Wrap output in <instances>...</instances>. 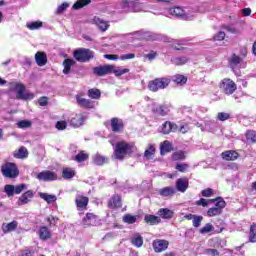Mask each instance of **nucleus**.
I'll return each instance as SVG.
<instances>
[{"label":"nucleus","instance_id":"nucleus-30","mask_svg":"<svg viewBox=\"0 0 256 256\" xmlns=\"http://www.w3.org/2000/svg\"><path fill=\"white\" fill-rule=\"evenodd\" d=\"M138 219H139V215H132V214H125L122 217L123 223H126L127 225H133L134 223H137Z\"/></svg>","mask_w":256,"mask_h":256},{"label":"nucleus","instance_id":"nucleus-40","mask_svg":"<svg viewBox=\"0 0 256 256\" xmlns=\"http://www.w3.org/2000/svg\"><path fill=\"white\" fill-rule=\"evenodd\" d=\"M91 3V0H77L73 6L72 9L78 10V9H83L86 5H89Z\"/></svg>","mask_w":256,"mask_h":256},{"label":"nucleus","instance_id":"nucleus-15","mask_svg":"<svg viewBox=\"0 0 256 256\" xmlns=\"http://www.w3.org/2000/svg\"><path fill=\"white\" fill-rule=\"evenodd\" d=\"M229 65L231 69H233V71H235V69L245 67V64H243V60L236 54H233L229 59Z\"/></svg>","mask_w":256,"mask_h":256},{"label":"nucleus","instance_id":"nucleus-33","mask_svg":"<svg viewBox=\"0 0 256 256\" xmlns=\"http://www.w3.org/2000/svg\"><path fill=\"white\" fill-rule=\"evenodd\" d=\"M158 215L159 217H161L162 219H172L174 212L173 210H170L168 208H161L158 211Z\"/></svg>","mask_w":256,"mask_h":256},{"label":"nucleus","instance_id":"nucleus-56","mask_svg":"<svg viewBox=\"0 0 256 256\" xmlns=\"http://www.w3.org/2000/svg\"><path fill=\"white\" fill-rule=\"evenodd\" d=\"M68 7H69V3L67 2L62 3L60 6L57 7L55 12L56 15H61V13L67 11Z\"/></svg>","mask_w":256,"mask_h":256},{"label":"nucleus","instance_id":"nucleus-10","mask_svg":"<svg viewBox=\"0 0 256 256\" xmlns=\"http://www.w3.org/2000/svg\"><path fill=\"white\" fill-rule=\"evenodd\" d=\"M152 247L155 253H163L169 249V241L163 239H156L152 242Z\"/></svg>","mask_w":256,"mask_h":256},{"label":"nucleus","instance_id":"nucleus-57","mask_svg":"<svg viewBox=\"0 0 256 256\" xmlns=\"http://www.w3.org/2000/svg\"><path fill=\"white\" fill-rule=\"evenodd\" d=\"M27 189V184H19L17 186H14V195H19L23 193Z\"/></svg>","mask_w":256,"mask_h":256},{"label":"nucleus","instance_id":"nucleus-59","mask_svg":"<svg viewBox=\"0 0 256 256\" xmlns=\"http://www.w3.org/2000/svg\"><path fill=\"white\" fill-rule=\"evenodd\" d=\"M218 121H227L228 119H231V114L227 112H219L217 115Z\"/></svg>","mask_w":256,"mask_h":256},{"label":"nucleus","instance_id":"nucleus-38","mask_svg":"<svg viewBox=\"0 0 256 256\" xmlns=\"http://www.w3.org/2000/svg\"><path fill=\"white\" fill-rule=\"evenodd\" d=\"M172 81H174L176 85H185V83H187V77L185 75L176 74L172 77Z\"/></svg>","mask_w":256,"mask_h":256},{"label":"nucleus","instance_id":"nucleus-49","mask_svg":"<svg viewBox=\"0 0 256 256\" xmlns=\"http://www.w3.org/2000/svg\"><path fill=\"white\" fill-rule=\"evenodd\" d=\"M153 155H155V146L150 144L148 149H146L144 152V157H146V159H151Z\"/></svg>","mask_w":256,"mask_h":256},{"label":"nucleus","instance_id":"nucleus-4","mask_svg":"<svg viewBox=\"0 0 256 256\" xmlns=\"http://www.w3.org/2000/svg\"><path fill=\"white\" fill-rule=\"evenodd\" d=\"M95 55L93 51L87 48H80L74 51V59L79 63H87V61H91Z\"/></svg>","mask_w":256,"mask_h":256},{"label":"nucleus","instance_id":"nucleus-22","mask_svg":"<svg viewBox=\"0 0 256 256\" xmlns=\"http://www.w3.org/2000/svg\"><path fill=\"white\" fill-rule=\"evenodd\" d=\"M18 226H19V222L14 220L10 223H3L1 229L3 233L7 234V233H11L12 231H15V229H17Z\"/></svg>","mask_w":256,"mask_h":256},{"label":"nucleus","instance_id":"nucleus-53","mask_svg":"<svg viewBox=\"0 0 256 256\" xmlns=\"http://www.w3.org/2000/svg\"><path fill=\"white\" fill-rule=\"evenodd\" d=\"M250 243H256V225L253 224L250 227V235H249Z\"/></svg>","mask_w":256,"mask_h":256},{"label":"nucleus","instance_id":"nucleus-11","mask_svg":"<svg viewBox=\"0 0 256 256\" xmlns=\"http://www.w3.org/2000/svg\"><path fill=\"white\" fill-rule=\"evenodd\" d=\"M168 13L172 15L173 17H177L178 19H190L191 16H188L185 14V9L179 7V6H174L172 8H169Z\"/></svg>","mask_w":256,"mask_h":256},{"label":"nucleus","instance_id":"nucleus-26","mask_svg":"<svg viewBox=\"0 0 256 256\" xmlns=\"http://www.w3.org/2000/svg\"><path fill=\"white\" fill-rule=\"evenodd\" d=\"M122 203H121V196L119 195H114L108 202V206L111 209H117L119 207H121Z\"/></svg>","mask_w":256,"mask_h":256},{"label":"nucleus","instance_id":"nucleus-32","mask_svg":"<svg viewBox=\"0 0 256 256\" xmlns=\"http://www.w3.org/2000/svg\"><path fill=\"white\" fill-rule=\"evenodd\" d=\"M144 221L148 225H157L161 223V218H159V216L148 214L144 217Z\"/></svg>","mask_w":256,"mask_h":256},{"label":"nucleus","instance_id":"nucleus-41","mask_svg":"<svg viewBox=\"0 0 256 256\" xmlns=\"http://www.w3.org/2000/svg\"><path fill=\"white\" fill-rule=\"evenodd\" d=\"M189 62V58L187 56L176 57L172 59L173 65H185Z\"/></svg>","mask_w":256,"mask_h":256},{"label":"nucleus","instance_id":"nucleus-60","mask_svg":"<svg viewBox=\"0 0 256 256\" xmlns=\"http://www.w3.org/2000/svg\"><path fill=\"white\" fill-rule=\"evenodd\" d=\"M213 193H215V190H213L211 188H206L201 191L202 197H211L213 195Z\"/></svg>","mask_w":256,"mask_h":256},{"label":"nucleus","instance_id":"nucleus-28","mask_svg":"<svg viewBox=\"0 0 256 256\" xmlns=\"http://www.w3.org/2000/svg\"><path fill=\"white\" fill-rule=\"evenodd\" d=\"M13 155L15 159H26V157H29V152L27 151V148L22 146L18 150L14 151Z\"/></svg>","mask_w":256,"mask_h":256},{"label":"nucleus","instance_id":"nucleus-1","mask_svg":"<svg viewBox=\"0 0 256 256\" xmlns=\"http://www.w3.org/2000/svg\"><path fill=\"white\" fill-rule=\"evenodd\" d=\"M135 143L120 141L117 142L114 146V157L118 159V161H123L127 155H131V153L135 152Z\"/></svg>","mask_w":256,"mask_h":256},{"label":"nucleus","instance_id":"nucleus-17","mask_svg":"<svg viewBox=\"0 0 256 256\" xmlns=\"http://www.w3.org/2000/svg\"><path fill=\"white\" fill-rule=\"evenodd\" d=\"M177 129H178L177 125L169 121H166L161 125L159 131L160 133H163V135H169L171 131H177Z\"/></svg>","mask_w":256,"mask_h":256},{"label":"nucleus","instance_id":"nucleus-29","mask_svg":"<svg viewBox=\"0 0 256 256\" xmlns=\"http://www.w3.org/2000/svg\"><path fill=\"white\" fill-rule=\"evenodd\" d=\"M39 197H40V199H43L44 201H46V203H48V205H51V203H55V201H57V196L53 195V194L40 192Z\"/></svg>","mask_w":256,"mask_h":256},{"label":"nucleus","instance_id":"nucleus-16","mask_svg":"<svg viewBox=\"0 0 256 256\" xmlns=\"http://www.w3.org/2000/svg\"><path fill=\"white\" fill-rule=\"evenodd\" d=\"M125 125L123 124V119L112 118L111 119V129L114 133H121Z\"/></svg>","mask_w":256,"mask_h":256},{"label":"nucleus","instance_id":"nucleus-18","mask_svg":"<svg viewBox=\"0 0 256 256\" xmlns=\"http://www.w3.org/2000/svg\"><path fill=\"white\" fill-rule=\"evenodd\" d=\"M221 157L224 161H237L239 159V153L235 150H228L222 152Z\"/></svg>","mask_w":256,"mask_h":256},{"label":"nucleus","instance_id":"nucleus-42","mask_svg":"<svg viewBox=\"0 0 256 256\" xmlns=\"http://www.w3.org/2000/svg\"><path fill=\"white\" fill-rule=\"evenodd\" d=\"M112 73H114L116 77H121V75H125V73H129V69L113 66Z\"/></svg>","mask_w":256,"mask_h":256},{"label":"nucleus","instance_id":"nucleus-37","mask_svg":"<svg viewBox=\"0 0 256 256\" xmlns=\"http://www.w3.org/2000/svg\"><path fill=\"white\" fill-rule=\"evenodd\" d=\"M26 27L30 31H37L38 29H41V27H43V22L41 21L28 22L26 24Z\"/></svg>","mask_w":256,"mask_h":256},{"label":"nucleus","instance_id":"nucleus-19","mask_svg":"<svg viewBox=\"0 0 256 256\" xmlns=\"http://www.w3.org/2000/svg\"><path fill=\"white\" fill-rule=\"evenodd\" d=\"M33 197H35V194L31 190L26 191L19 197L18 205H27Z\"/></svg>","mask_w":256,"mask_h":256},{"label":"nucleus","instance_id":"nucleus-23","mask_svg":"<svg viewBox=\"0 0 256 256\" xmlns=\"http://www.w3.org/2000/svg\"><path fill=\"white\" fill-rule=\"evenodd\" d=\"M35 61L39 67L47 65V54L45 52H37L35 54Z\"/></svg>","mask_w":256,"mask_h":256},{"label":"nucleus","instance_id":"nucleus-25","mask_svg":"<svg viewBox=\"0 0 256 256\" xmlns=\"http://www.w3.org/2000/svg\"><path fill=\"white\" fill-rule=\"evenodd\" d=\"M130 243L137 248L143 247V236H141L139 233L133 234L130 238Z\"/></svg>","mask_w":256,"mask_h":256},{"label":"nucleus","instance_id":"nucleus-2","mask_svg":"<svg viewBox=\"0 0 256 256\" xmlns=\"http://www.w3.org/2000/svg\"><path fill=\"white\" fill-rule=\"evenodd\" d=\"M10 91L16 93V99L18 101H32L35 99V94L29 92L23 83L15 82L10 84Z\"/></svg>","mask_w":256,"mask_h":256},{"label":"nucleus","instance_id":"nucleus-24","mask_svg":"<svg viewBox=\"0 0 256 256\" xmlns=\"http://www.w3.org/2000/svg\"><path fill=\"white\" fill-rule=\"evenodd\" d=\"M93 23H94V25L98 26L100 31L105 32V31H107V29H109V22L104 21L103 19H101L99 17H94Z\"/></svg>","mask_w":256,"mask_h":256},{"label":"nucleus","instance_id":"nucleus-7","mask_svg":"<svg viewBox=\"0 0 256 256\" xmlns=\"http://www.w3.org/2000/svg\"><path fill=\"white\" fill-rule=\"evenodd\" d=\"M36 179H38V181H44L45 183H49L51 181H57L58 176H57V173L53 171L45 170V171L39 172L36 175Z\"/></svg>","mask_w":256,"mask_h":256},{"label":"nucleus","instance_id":"nucleus-48","mask_svg":"<svg viewBox=\"0 0 256 256\" xmlns=\"http://www.w3.org/2000/svg\"><path fill=\"white\" fill-rule=\"evenodd\" d=\"M4 193H6V195L8 197H13V195H15V186L11 185V184H7L4 186Z\"/></svg>","mask_w":256,"mask_h":256},{"label":"nucleus","instance_id":"nucleus-62","mask_svg":"<svg viewBox=\"0 0 256 256\" xmlns=\"http://www.w3.org/2000/svg\"><path fill=\"white\" fill-rule=\"evenodd\" d=\"M187 169H189V165L186 163L176 165V170L180 171V173H185Z\"/></svg>","mask_w":256,"mask_h":256},{"label":"nucleus","instance_id":"nucleus-58","mask_svg":"<svg viewBox=\"0 0 256 256\" xmlns=\"http://www.w3.org/2000/svg\"><path fill=\"white\" fill-rule=\"evenodd\" d=\"M19 129H29L31 127V121L29 120H21L17 123Z\"/></svg>","mask_w":256,"mask_h":256},{"label":"nucleus","instance_id":"nucleus-35","mask_svg":"<svg viewBox=\"0 0 256 256\" xmlns=\"http://www.w3.org/2000/svg\"><path fill=\"white\" fill-rule=\"evenodd\" d=\"M92 161L94 165H105V163H107V157L97 153L96 155L93 156Z\"/></svg>","mask_w":256,"mask_h":256},{"label":"nucleus","instance_id":"nucleus-51","mask_svg":"<svg viewBox=\"0 0 256 256\" xmlns=\"http://www.w3.org/2000/svg\"><path fill=\"white\" fill-rule=\"evenodd\" d=\"M87 159H89V155L85 154L84 151H81L75 156V161H77V163H83V161H87Z\"/></svg>","mask_w":256,"mask_h":256},{"label":"nucleus","instance_id":"nucleus-54","mask_svg":"<svg viewBox=\"0 0 256 256\" xmlns=\"http://www.w3.org/2000/svg\"><path fill=\"white\" fill-rule=\"evenodd\" d=\"M211 231H215V227L211 225V223H207L204 227L200 229L201 235H205L207 233H211Z\"/></svg>","mask_w":256,"mask_h":256},{"label":"nucleus","instance_id":"nucleus-45","mask_svg":"<svg viewBox=\"0 0 256 256\" xmlns=\"http://www.w3.org/2000/svg\"><path fill=\"white\" fill-rule=\"evenodd\" d=\"M88 97L90 99H100L101 98V91L99 89H90L88 90Z\"/></svg>","mask_w":256,"mask_h":256},{"label":"nucleus","instance_id":"nucleus-9","mask_svg":"<svg viewBox=\"0 0 256 256\" xmlns=\"http://www.w3.org/2000/svg\"><path fill=\"white\" fill-rule=\"evenodd\" d=\"M94 75H97L98 77H105V75H111L113 73V65H103L93 68Z\"/></svg>","mask_w":256,"mask_h":256},{"label":"nucleus","instance_id":"nucleus-5","mask_svg":"<svg viewBox=\"0 0 256 256\" xmlns=\"http://www.w3.org/2000/svg\"><path fill=\"white\" fill-rule=\"evenodd\" d=\"M169 83H171V79L167 77L157 78L149 82L148 88L155 93L159 91V89H167Z\"/></svg>","mask_w":256,"mask_h":256},{"label":"nucleus","instance_id":"nucleus-50","mask_svg":"<svg viewBox=\"0 0 256 256\" xmlns=\"http://www.w3.org/2000/svg\"><path fill=\"white\" fill-rule=\"evenodd\" d=\"M209 203H215V200H212V199L207 200L205 198H201L200 200L195 202V205H197L198 207H207Z\"/></svg>","mask_w":256,"mask_h":256},{"label":"nucleus","instance_id":"nucleus-27","mask_svg":"<svg viewBox=\"0 0 256 256\" xmlns=\"http://www.w3.org/2000/svg\"><path fill=\"white\" fill-rule=\"evenodd\" d=\"M159 195H161V197H173V195H175L176 191L173 187L171 186H167L164 188H161L158 191Z\"/></svg>","mask_w":256,"mask_h":256},{"label":"nucleus","instance_id":"nucleus-39","mask_svg":"<svg viewBox=\"0 0 256 256\" xmlns=\"http://www.w3.org/2000/svg\"><path fill=\"white\" fill-rule=\"evenodd\" d=\"M62 177L63 179H73V177H75V170H73V168H64Z\"/></svg>","mask_w":256,"mask_h":256},{"label":"nucleus","instance_id":"nucleus-12","mask_svg":"<svg viewBox=\"0 0 256 256\" xmlns=\"http://www.w3.org/2000/svg\"><path fill=\"white\" fill-rule=\"evenodd\" d=\"M76 101L79 107H83L84 109H93L95 107V102L85 99L81 95H76Z\"/></svg>","mask_w":256,"mask_h":256},{"label":"nucleus","instance_id":"nucleus-43","mask_svg":"<svg viewBox=\"0 0 256 256\" xmlns=\"http://www.w3.org/2000/svg\"><path fill=\"white\" fill-rule=\"evenodd\" d=\"M185 152L184 151H176L172 154L173 161H185Z\"/></svg>","mask_w":256,"mask_h":256},{"label":"nucleus","instance_id":"nucleus-31","mask_svg":"<svg viewBox=\"0 0 256 256\" xmlns=\"http://www.w3.org/2000/svg\"><path fill=\"white\" fill-rule=\"evenodd\" d=\"M75 65V60L73 59H65L63 61V73L64 75H69L71 73V68Z\"/></svg>","mask_w":256,"mask_h":256},{"label":"nucleus","instance_id":"nucleus-13","mask_svg":"<svg viewBox=\"0 0 256 256\" xmlns=\"http://www.w3.org/2000/svg\"><path fill=\"white\" fill-rule=\"evenodd\" d=\"M76 207L78 211H85L87 205H89V198L81 195H77L75 199Z\"/></svg>","mask_w":256,"mask_h":256},{"label":"nucleus","instance_id":"nucleus-34","mask_svg":"<svg viewBox=\"0 0 256 256\" xmlns=\"http://www.w3.org/2000/svg\"><path fill=\"white\" fill-rule=\"evenodd\" d=\"M172 150H173V145H171V142L167 140L160 145L161 155H165L166 153H171Z\"/></svg>","mask_w":256,"mask_h":256},{"label":"nucleus","instance_id":"nucleus-14","mask_svg":"<svg viewBox=\"0 0 256 256\" xmlns=\"http://www.w3.org/2000/svg\"><path fill=\"white\" fill-rule=\"evenodd\" d=\"M85 119H87V117L85 116V114H75L70 120L69 123L72 127H81V125H83V123H85Z\"/></svg>","mask_w":256,"mask_h":256},{"label":"nucleus","instance_id":"nucleus-20","mask_svg":"<svg viewBox=\"0 0 256 256\" xmlns=\"http://www.w3.org/2000/svg\"><path fill=\"white\" fill-rule=\"evenodd\" d=\"M97 216L93 213H87L86 217L82 220V225H85V227L94 226L97 225Z\"/></svg>","mask_w":256,"mask_h":256},{"label":"nucleus","instance_id":"nucleus-64","mask_svg":"<svg viewBox=\"0 0 256 256\" xmlns=\"http://www.w3.org/2000/svg\"><path fill=\"white\" fill-rule=\"evenodd\" d=\"M205 255H210V256H219L220 253L218 252L217 249H205L204 250Z\"/></svg>","mask_w":256,"mask_h":256},{"label":"nucleus","instance_id":"nucleus-55","mask_svg":"<svg viewBox=\"0 0 256 256\" xmlns=\"http://www.w3.org/2000/svg\"><path fill=\"white\" fill-rule=\"evenodd\" d=\"M221 210L219 208H209L207 211V216L208 217H217V215H221Z\"/></svg>","mask_w":256,"mask_h":256},{"label":"nucleus","instance_id":"nucleus-61","mask_svg":"<svg viewBox=\"0 0 256 256\" xmlns=\"http://www.w3.org/2000/svg\"><path fill=\"white\" fill-rule=\"evenodd\" d=\"M201 221H203V216H197L194 217L192 220L193 227H201Z\"/></svg>","mask_w":256,"mask_h":256},{"label":"nucleus","instance_id":"nucleus-47","mask_svg":"<svg viewBox=\"0 0 256 256\" xmlns=\"http://www.w3.org/2000/svg\"><path fill=\"white\" fill-rule=\"evenodd\" d=\"M40 239H49L51 237V232H49V229L47 227H42L39 230Z\"/></svg>","mask_w":256,"mask_h":256},{"label":"nucleus","instance_id":"nucleus-63","mask_svg":"<svg viewBox=\"0 0 256 256\" xmlns=\"http://www.w3.org/2000/svg\"><path fill=\"white\" fill-rule=\"evenodd\" d=\"M56 129H58V131H63L65 129H67V122H65V121H58L56 123Z\"/></svg>","mask_w":256,"mask_h":256},{"label":"nucleus","instance_id":"nucleus-6","mask_svg":"<svg viewBox=\"0 0 256 256\" xmlns=\"http://www.w3.org/2000/svg\"><path fill=\"white\" fill-rule=\"evenodd\" d=\"M220 89L225 95H233L237 91V84L229 78H225L220 83Z\"/></svg>","mask_w":256,"mask_h":256},{"label":"nucleus","instance_id":"nucleus-36","mask_svg":"<svg viewBox=\"0 0 256 256\" xmlns=\"http://www.w3.org/2000/svg\"><path fill=\"white\" fill-rule=\"evenodd\" d=\"M156 115H160L161 117H165V115H169V107L167 105H159L154 109Z\"/></svg>","mask_w":256,"mask_h":256},{"label":"nucleus","instance_id":"nucleus-21","mask_svg":"<svg viewBox=\"0 0 256 256\" xmlns=\"http://www.w3.org/2000/svg\"><path fill=\"white\" fill-rule=\"evenodd\" d=\"M176 189L180 191V193H185L187 189H189V179L180 178L176 181Z\"/></svg>","mask_w":256,"mask_h":256},{"label":"nucleus","instance_id":"nucleus-44","mask_svg":"<svg viewBox=\"0 0 256 256\" xmlns=\"http://www.w3.org/2000/svg\"><path fill=\"white\" fill-rule=\"evenodd\" d=\"M245 136H246L248 143H256V131L248 130V131H246Z\"/></svg>","mask_w":256,"mask_h":256},{"label":"nucleus","instance_id":"nucleus-52","mask_svg":"<svg viewBox=\"0 0 256 256\" xmlns=\"http://www.w3.org/2000/svg\"><path fill=\"white\" fill-rule=\"evenodd\" d=\"M184 15H188L187 19H183V21H193V19H195L197 17V12H195V10L191 9V10H184Z\"/></svg>","mask_w":256,"mask_h":256},{"label":"nucleus","instance_id":"nucleus-3","mask_svg":"<svg viewBox=\"0 0 256 256\" xmlns=\"http://www.w3.org/2000/svg\"><path fill=\"white\" fill-rule=\"evenodd\" d=\"M1 173L6 179H17L19 177V167L13 162H6L1 166Z\"/></svg>","mask_w":256,"mask_h":256},{"label":"nucleus","instance_id":"nucleus-46","mask_svg":"<svg viewBox=\"0 0 256 256\" xmlns=\"http://www.w3.org/2000/svg\"><path fill=\"white\" fill-rule=\"evenodd\" d=\"M215 202V207L216 209H220V212L223 213V209H225V200H223V198H216L214 199Z\"/></svg>","mask_w":256,"mask_h":256},{"label":"nucleus","instance_id":"nucleus-8","mask_svg":"<svg viewBox=\"0 0 256 256\" xmlns=\"http://www.w3.org/2000/svg\"><path fill=\"white\" fill-rule=\"evenodd\" d=\"M122 13H137L139 12V4L134 1L124 0L121 3Z\"/></svg>","mask_w":256,"mask_h":256}]
</instances>
